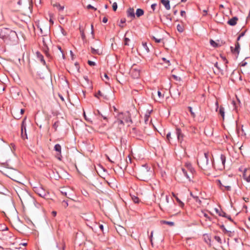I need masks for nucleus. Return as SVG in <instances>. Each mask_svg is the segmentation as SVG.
Segmentation results:
<instances>
[{
  "instance_id": "nucleus-42",
  "label": "nucleus",
  "mask_w": 250,
  "mask_h": 250,
  "mask_svg": "<svg viewBox=\"0 0 250 250\" xmlns=\"http://www.w3.org/2000/svg\"><path fill=\"white\" fill-rule=\"evenodd\" d=\"M224 191L225 190H227V191H230L231 190V187L230 186H228V185H224V186L223 187V188H224Z\"/></svg>"
},
{
  "instance_id": "nucleus-9",
  "label": "nucleus",
  "mask_w": 250,
  "mask_h": 250,
  "mask_svg": "<svg viewBox=\"0 0 250 250\" xmlns=\"http://www.w3.org/2000/svg\"><path fill=\"white\" fill-rule=\"evenodd\" d=\"M215 211L220 216L224 217H225L227 219H228L229 220H230L231 222L234 223L235 222L233 221V220L231 219V216L229 215H228L226 212H224L222 210L220 211L218 209L215 208Z\"/></svg>"
},
{
  "instance_id": "nucleus-22",
  "label": "nucleus",
  "mask_w": 250,
  "mask_h": 250,
  "mask_svg": "<svg viewBox=\"0 0 250 250\" xmlns=\"http://www.w3.org/2000/svg\"><path fill=\"white\" fill-rule=\"evenodd\" d=\"M173 196L175 198L176 201L179 204V206L183 208L184 206V203L182 202L173 193H172Z\"/></svg>"
},
{
  "instance_id": "nucleus-37",
  "label": "nucleus",
  "mask_w": 250,
  "mask_h": 250,
  "mask_svg": "<svg viewBox=\"0 0 250 250\" xmlns=\"http://www.w3.org/2000/svg\"><path fill=\"white\" fill-rule=\"evenodd\" d=\"M216 182L218 185L220 187L221 190L224 191V188H223L224 185L221 183V181L220 180H217Z\"/></svg>"
},
{
  "instance_id": "nucleus-8",
  "label": "nucleus",
  "mask_w": 250,
  "mask_h": 250,
  "mask_svg": "<svg viewBox=\"0 0 250 250\" xmlns=\"http://www.w3.org/2000/svg\"><path fill=\"white\" fill-rule=\"evenodd\" d=\"M184 168H186L188 172L193 176L195 174H196V170L194 168L192 167V165L190 163H186L185 165V167Z\"/></svg>"
},
{
  "instance_id": "nucleus-33",
  "label": "nucleus",
  "mask_w": 250,
  "mask_h": 250,
  "mask_svg": "<svg viewBox=\"0 0 250 250\" xmlns=\"http://www.w3.org/2000/svg\"><path fill=\"white\" fill-rule=\"evenodd\" d=\"M60 122L59 121H56L53 125L52 127L54 129L55 131L57 130V128L59 126Z\"/></svg>"
},
{
  "instance_id": "nucleus-7",
  "label": "nucleus",
  "mask_w": 250,
  "mask_h": 250,
  "mask_svg": "<svg viewBox=\"0 0 250 250\" xmlns=\"http://www.w3.org/2000/svg\"><path fill=\"white\" fill-rule=\"evenodd\" d=\"M175 133L177 136L178 141L179 143L181 144L184 140V138L185 137L184 134L182 133L181 129L178 127L176 128Z\"/></svg>"
},
{
  "instance_id": "nucleus-31",
  "label": "nucleus",
  "mask_w": 250,
  "mask_h": 250,
  "mask_svg": "<svg viewBox=\"0 0 250 250\" xmlns=\"http://www.w3.org/2000/svg\"><path fill=\"white\" fill-rule=\"evenodd\" d=\"M21 138L23 139V140H25V139H27V132L26 131H22V132H21Z\"/></svg>"
},
{
  "instance_id": "nucleus-40",
  "label": "nucleus",
  "mask_w": 250,
  "mask_h": 250,
  "mask_svg": "<svg viewBox=\"0 0 250 250\" xmlns=\"http://www.w3.org/2000/svg\"><path fill=\"white\" fill-rule=\"evenodd\" d=\"M210 43L211 45L214 47H217L218 46V44L216 42H215L213 40H210Z\"/></svg>"
},
{
  "instance_id": "nucleus-1",
  "label": "nucleus",
  "mask_w": 250,
  "mask_h": 250,
  "mask_svg": "<svg viewBox=\"0 0 250 250\" xmlns=\"http://www.w3.org/2000/svg\"><path fill=\"white\" fill-rule=\"evenodd\" d=\"M197 162L199 167L202 170L208 171L213 167L214 161L211 159L208 152H205L199 157L197 160Z\"/></svg>"
},
{
  "instance_id": "nucleus-15",
  "label": "nucleus",
  "mask_w": 250,
  "mask_h": 250,
  "mask_svg": "<svg viewBox=\"0 0 250 250\" xmlns=\"http://www.w3.org/2000/svg\"><path fill=\"white\" fill-rule=\"evenodd\" d=\"M36 54H37V56L38 59L41 61V62L43 65H45L46 64V62H45V60H44V58H43V56H42V55L39 52H37L36 53Z\"/></svg>"
},
{
  "instance_id": "nucleus-14",
  "label": "nucleus",
  "mask_w": 250,
  "mask_h": 250,
  "mask_svg": "<svg viewBox=\"0 0 250 250\" xmlns=\"http://www.w3.org/2000/svg\"><path fill=\"white\" fill-rule=\"evenodd\" d=\"M130 74L131 76L134 79H137L140 76V71H134V70H130Z\"/></svg>"
},
{
  "instance_id": "nucleus-54",
  "label": "nucleus",
  "mask_w": 250,
  "mask_h": 250,
  "mask_svg": "<svg viewBox=\"0 0 250 250\" xmlns=\"http://www.w3.org/2000/svg\"><path fill=\"white\" fill-rule=\"evenodd\" d=\"M172 77L176 81H180L181 79L180 78L178 77L175 75H172Z\"/></svg>"
},
{
  "instance_id": "nucleus-19",
  "label": "nucleus",
  "mask_w": 250,
  "mask_h": 250,
  "mask_svg": "<svg viewBox=\"0 0 250 250\" xmlns=\"http://www.w3.org/2000/svg\"><path fill=\"white\" fill-rule=\"evenodd\" d=\"M144 14V11L141 8H138L136 10V15L137 17H140L143 16Z\"/></svg>"
},
{
  "instance_id": "nucleus-47",
  "label": "nucleus",
  "mask_w": 250,
  "mask_h": 250,
  "mask_svg": "<svg viewBox=\"0 0 250 250\" xmlns=\"http://www.w3.org/2000/svg\"><path fill=\"white\" fill-rule=\"evenodd\" d=\"M80 30L81 35L82 39L83 40L85 39V36L83 30V29H81V28L80 29Z\"/></svg>"
},
{
  "instance_id": "nucleus-55",
  "label": "nucleus",
  "mask_w": 250,
  "mask_h": 250,
  "mask_svg": "<svg viewBox=\"0 0 250 250\" xmlns=\"http://www.w3.org/2000/svg\"><path fill=\"white\" fill-rule=\"evenodd\" d=\"M225 234H227L229 237H231L232 236L233 232L231 231L227 230V232H226V233Z\"/></svg>"
},
{
  "instance_id": "nucleus-41",
  "label": "nucleus",
  "mask_w": 250,
  "mask_h": 250,
  "mask_svg": "<svg viewBox=\"0 0 250 250\" xmlns=\"http://www.w3.org/2000/svg\"><path fill=\"white\" fill-rule=\"evenodd\" d=\"M188 111L190 112L191 116L193 117H195L196 115H195V113L193 112L192 111V108L191 106H188Z\"/></svg>"
},
{
  "instance_id": "nucleus-25",
  "label": "nucleus",
  "mask_w": 250,
  "mask_h": 250,
  "mask_svg": "<svg viewBox=\"0 0 250 250\" xmlns=\"http://www.w3.org/2000/svg\"><path fill=\"white\" fill-rule=\"evenodd\" d=\"M54 7H56L59 11H63L64 9V6H61L59 3H55L53 4Z\"/></svg>"
},
{
  "instance_id": "nucleus-46",
  "label": "nucleus",
  "mask_w": 250,
  "mask_h": 250,
  "mask_svg": "<svg viewBox=\"0 0 250 250\" xmlns=\"http://www.w3.org/2000/svg\"><path fill=\"white\" fill-rule=\"evenodd\" d=\"M62 206L64 208H66V207H68V201H67V200H63V201H62Z\"/></svg>"
},
{
  "instance_id": "nucleus-27",
  "label": "nucleus",
  "mask_w": 250,
  "mask_h": 250,
  "mask_svg": "<svg viewBox=\"0 0 250 250\" xmlns=\"http://www.w3.org/2000/svg\"><path fill=\"white\" fill-rule=\"evenodd\" d=\"M219 114L222 117L223 119H224V116H225V109L222 106H220L219 108Z\"/></svg>"
},
{
  "instance_id": "nucleus-43",
  "label": "nucleus",
  "mask_w": 250,
  "mask_h": 250,
  "mask_svg": "<svg viewBox=\"0 0 250 250\" xmlns=\"http://www.w3.org/2000/svg\"><path fill=\"white\" fill-rule=\"evenodd\" d=\"M214 239L217 241L219 244H222V240L221 238L218 236H214Z\"/></svg>"
},
{
  "instance_id": "nucleus-30",
  "label": "nucleus",
  "mask_w": 250,
  "mask_h": 250,
  "mask_svg": "<svg viewBox=\"0 0 250 250\" xmlns=\"http://www.w3.org/2000/svg\"><path fill=\"white\" fill-rule=\"evenodd\" d=\"M117 117L118 118L117 122H118V124L124 125V121L122 120V117H120V114L118 115Z\"/></svg>"
},
{
  "instance_id": "nucleus-60",
  "label": "nucleus",
  "mask_w": 250,
  "mask_h": 250,
  "mask_svg": "<svg viewBox=\"0 0 250 250\" xmlns=\"http://www.w3.org/2000/svg\"><path fill=\"white\" fill-rule=\"evenodd\" d=\"M204 217H206L207 219L209 220V221H210V220H211V218H210V217H209L208 216V215L207 213H204Z\"/></svg>"
},
{
  "instance_id": "nucleus-39",
  "label": "nucleus",
  "mask_w": 250,
  "mask_h": 250,
  "mask_svg": "<svg viewBox=\"0 0 250 250\" xmlns=\"http://www.w3.org/2000/svg\"><path fill=\"white\" fill-rule=\"evenodd\" d=\"M3 32H5V31H4V28L1 29L0 31V38L3 40V38L5 35V34H3Z\"/></svg>"
},
{
  "instance_id": "nucleus-35",
  "label": "nucleus",
  "mask_w": 250,
  "mask_h": 250,
  "mask_svg": "<svg viewBox=\"0 0 250 250\" xmlns=\"http://www.w3.org/2000/svg\"><path fill=\"white\" fill-rule=\"evenodd\" d=\"M132 200L135 203H139L140 202V199L136 196H132Z\"/></svg>"
},
{
  "instance_id": "nucleus-64",
  "label": "nucleus",
  "mask_w": 250,
  "mask_h": 250,
  "mask_svg": "<svg viewBox=\"0 0 250 250\" xmlns=\"http://www.w3.org/2000/svg\"><path fill=\"white\" fill-rule=\"evenodd\" d=\"M99 228L102 231L104 232V226L102 224L99 225Z\"/></svg>"
},
{
  "instance_id": "nucleus-38",
  "label": "nucleus",
  "mask_w": 250,
  "mask_h": 250,
  "mask_svg": "<svg viewBox=\"0 0 250 250\" xmlns=\"http://www.w3.org/2000/svg\"><path fill=\"white\" fill-rule=\"evenodd\" d=\"M126 21V20L125 18H122L120 20V24L119 25V26H120L121 28H123L124 27V25H122L121 24H124L125 23Z\"/></svg>"
},
{
  "instance_id": "nucleus-28",
  "label": "nucleus",
  "mask_w": 250,
  "mask_h": 250,
  "mask_svg": "<svg viewBox=\"0 0 250 250\" xmlns=\"http://www.w3.org/2000/svg\"><path fill=\"white\" fill-rule=\"evenodd\" d=\"M190 195L194 198L196 202L198 203L199 205L201 204V201L200 200L198 196H194L191 192L190 193Z\"/></svg>"
},
{
  "instance_id": "nucleus-61",
  "label": "nucleus",
  "mask_w": 250,
  "mask_h": 250,
  "mask_svg": "<svg viewBox=\"0 0 250 250\" xmlns=\"http://www.w3.org/2000/svg\"><path fill=\"white\" fill-rule=\"evenodd\" d=\"M108 19L106 17H104L103 19V22L104 23H106L107 22Z\"/></svg>"
},
{
  "instance_id": "nucleus-20",
  "label": "nucleus",
  "mask_w": 250,
  "mask_h": 250,
  "mask_svg": "<svg viewBox=\"0 0 250 250\" xmlns=\"http://www.w3.org/2000/svg\"><path fill=\"white\" fill-rule=\"evenodd\" d=\"M116 230L120 235L125 231V229L121 226H118V227L116 228Z\"/></svg>"
},
{
  "instance_id": "nucleus-5",
  "label": "nucleus",
  "mask_w": 250,
  "mask_h": 250,
  "mask_svg": "<svg viewBox=\"0 0 250 250\" xmlns=\"http://www.w3.org/2000/svg\"><path fill=\"white\" fill-rule=\"evenodd\" d=\"M120 114V117H122V120L126 123H129L130 124L132 123V121L131 119L130 114L129 112H126L125 113L121 112Z\"/></svg>"
},
{
  "instance_id": "nucleus-21",
  "label": "nucleus",
  "mask_w": 250,
  "mask_h": 250,
  "mask_svg": "<svg viewBox=\"0 0 250 250\" xmlns=\"http://www.w3.org/2000/svg\"><path fill=\"white\" fill-rule=\"evenodd\" d=\"M54 150L59 153V155H61V146L59 144H56L54 146Z\"/></svg>"
},
{
  "instance_id": "nucleus-11",
  "label": "nucleus",
  "mask_w": 250,
  "mask_h": 250,
  "mask_svg": "<svg viewBox=\"0 0 250 250\" xmlns=\"http://www.w3.org/2000/svg\"><path fill=\"white\" fill-rule=\"evenodd\" d=\"M230 49H231V51L233 53H237V54H239V51H240V44L238 42H237L236 43H235V48H233V47L231 46L230 47Z\"/></svg>"
},
{
  "instance_id": "nucleus-59",
  "label": "nucleus",
  "mask_w": 250,
  "mask_h": 250,
  "mask_svg": "<svg viewBox=\"0 0 250 250\" xmlns=\"http://www.w3.org/2000/svg\"><path fill=\"white\" fill-rule=\"evenodd\" d=\"M94 114L95 116H97L98 115H99L100 116H101L102 114L101 113V112H100L99 110H97L96 112H94Z\"/></svg>"
},
{
  "instance_id": "nucleus-13",
  "label": "nucleus",
  "mask_w": 250,
  "mask_h": 250,
  "mask_svg": "<svg viewBox=\"0 0 250 250\" xmlns=\"http://www.w3.org/2000/svg\"><path fill=\"white\" fill-rule=\"evenodd\" d=\"M238 18L236 17H233L228 21V23L231 26H234L236 24L238 21Z\"/></svg>"
},
{
  "instance_id": "nucleus-63",
  "label": "nucleus",
  "mask_w": 250,
  "mask_h": 250,
  "mask_svg": "<svg viewBox=\"0 0 250 250\" xmlns=\"http://www.w3.org/2000/svg\"><path fill=\"white\" fill-rule=\"evenodd\" d=\"M208 11V9H207V10H203V13H204V14H203V16H206V15H207Z\"/></svg>"
},
{
  "instance_id": "nucleus-16",
  "label": "nucleus",
  "mask_w": 250,
  "mask_h": 250,
  "mask_svg": "<svg viewBox=\"0 0 250 250\" xmlns=\"http://www.w3.org/2000/svg\"><path fill=\"white\" fill-rule=\"evenodd\" d=\"M161 3L164 5L167 10L170 9L169 1L168 0H161Z\"/></svg>"
},
{
  "instance_id": "nucleus-26",
  "label": "nucleus",
  "mask_w": 250,
  "mask_h": 250,
  "mask_svg": "<svg viewBox=\"0 0 250 250\" xmlns=\"http://www.w3.org/2000/svg\"><path fill=\"white\" fill-rule=\"evenodd\" d=\"M161 223L162 224H167L170 226H173L174 225V223L173 222H171V221H167L162 220L161 221Z\"/></svg>"
},
{
  "instance_id": "nucleus-58",
  "label": "nucleus",
  "mask_w": 250,
  "mask_h": 250,
  "mask_svg": "<svg viewBox=\"0 0 250 250\" xmlns=\"http://www.w3.org/2000/svg\"><path fill=\"white\" fill-rule=\"evenodd\" d=\"M156 6L157 4L156 3H153L151 5V8L153 11L155 10Z\"/></svg>"
},
{
  "instance_id": "nucleus-57",
  "label": "nucleus",
  "mask_w": 250,
  "mask_h": 250,
  "mask_svg": "<svg viewBox=\"0 0 250 250\" xmlns=\"http://www.w3.org/2000/svg\"><path fill=\"white\" fill-rule=\"evenodd\" d=\"M153 39L156 42H158V43L162 41L161 39H157L154 37H153Z\"/></svg>"
},
{
  "instance_id": "nucleus-10",
  "label": "nucleus",
  "mask_w": 250,
  "mask_h": 250,
  "mask_svg": "<svg viewBox=\"0 0 250 250\" xmlns=\"http://www.w3.org/2000/svg\"><path fill=\"white\" fill-rule=\"evenodd\" d=\"M182 171L188 181H190L191 179L193 178V176L191 175L186 168H182Z\"/></svg>"
},
{
  "instance_id": "nucleus-32",
  "label": "nucleus",
  "mask_w": 250,
  "mask_h": 250,
  "mask_svg": "<svg viewBox=\"0 0 250 250\" xmlns=\"http://www.w3.org/2000/svg\"><path fill=\"white\" fill-rule=\"evenodd\" d=\"M142 45L146 53L149 52V49L147 45V43L146 42H142Z\"/></svg>"
},
{
  "instance_id": "nucleus-34",
  "label": "nucleus",
  "mask_w": 250,
  "mask_h": 250,
  "mask_svg": "<svg viewBox=\"0 0 250 250\" xmlns=\"http://www.w3.org/2000/svg\"><path fill=\"white\" fill-rule=\"evenodd\" d=\"M24 109H20V114L19 115L17 116V117H14V118L17 119H20L22 115L24 113Z\"/></svg>"
},
{
  "instance_id": "nucleus-49",
  "label": "nucleus",
  "mask_w": 250,
  "mask_h": 250,
  "mask_svg": "<svg viewBox=\"0 0 250 250\" xmlns=\"http://www.w3.org/2000/svg\"><path fill=\"white\" fill-rule=\"evenodd\" d=\"M118 7L117 3V2H115L113 3L112 5V8L113 11H116Z\"/></svg>"
},
{
  "instance_id": "nucleus-36",
  "label": "nucleus",
  "mask_w": 250,
  "mask_h": 250,
  "mask_svg": "<svg viewBox=\"0 0 250 250\" xmlns=\"http://www.w3.org/2000/svg\"><path fill=\"white\" fill-rule=\"evenodd\" d=\"M177 29L180 33L183 32L184 31V28H183V26L181 25L180 24L177 25Z\"/></svg>"
},
{
  "instance_id": "nucleus-12",
  "label": "nucleus",
  "mask_w": 250,
  "mask_h": 250,
  "mask_svg": "<svg viewBox=\"0 0 250 250\" xmlns=\"http://www.w3.org/2000/svg\"><path fill=\"white\" fill-rule=\"evenodd\" d=\"M243 179L248 183H250V173L249 174L246 169L243 173Z\"/></svg>"
},
{
  "instance_id": "nucleus-3",
  "label": "nucleus",
  "mask_w": 250,
  "mask_h": 250,
  "mask_svg": "<svg viewBox=\"0 0 250 250\" xmlns=\"http://www.w3.org/2000/svg\"><path fill=\"white\" fill-rule=\"evenodd\" d=\"M226 161V156L223 154H221L219 159L217 161L216 164L214 163H213V167L216 170H223L225 169Z\"/></svg>"
},
{
  "instance_id": "nucleus-52",
  "label": "nucleus",
  "mask_w": 250,
  "mask_h": 250,
  "mask_svg": "<svg viewBox=\"0 0 250 250\" xmlns=\"http://www.w3.org/2000/svg\"><path fill=\"white\" fill-rule=\"evenodd\" d=\"M87 63L90 66H94L96 65V63L95 62L89 60L88 61Z\"/></svg>"
},
{
  "instance_id": "nucleus-53",
  "label": "nucleus",
  "mask_w": 250,
  "mask_h": 250,
  "mask_svg": "<svg viewBox=\"0 0 250 250\" xmlns=\"http://www.w3.org/2000/svg\"><path fill=\"white\" fill-rule=\"evenodd\" d=\"M130 40L127 38H125L124 40V44L125 45H128V42Z\"/></svg>"
},
{
  "instance_id": "nucleus-23",
  "label": "nucleus",
  "mask_w": 250,
  "mask_h": 250,
  "mask_svg": "<svg viewBox=\"0 0 250 250\" xmlns=\"http://www.w3.org/2000/svg\"><path fill=\"white\" fill-rule=\"evenodd\" d=\"M237 133L239 135H246V133L244 132V129L243 128V125L241 127V128L240 129L238 127H237Z\"/></svg>"
},
{
  "instance_id": "nucleus-2",
  "label": "nucleus",
  "mask_w": 250,
  "mask_h": 250,
  "mask_svg": "<svg viewBox=\"0 0 250 250\" xmlns=\"http://www.w3.org/2000/svg\"><path fill=\"white\" fill-rule=\"evenodd\" d=\"M4 31H5V32L3 33V34H5V36L3 38V41H9L10 42L14 43L17 38V34L16 32L7 28H4Z\"/></svg>"
},
{
  "instance_id": "nucleus-48",
  "label": "nucleus",
  "mask_w": 250,
  "mask_h": 250,
  "mask_svg": "<svg viewBox=\"0 0 250 250\" xmlns=\"http://www.w3.org/2000/svg\"><path fill=\"white\" fill-rule=\"evenodd\" d=\"M172 138L171 137V133L170 132H168L167 134V139L168 141V142L170 143Z\"/></svg>"
},
{
  "instance_id": "nucleus-50",
  "label": "nucleus",
  "mask_w": 250,
  "mask_h": 250,
  "mask_svg": "<svg viewBox=\"0 0 250 250\" xmlns=\"http://www.w3.org/2000/svg\"><path fill=\"white\" fill-rule=\"evenodd\" d=\"M153 234V231H152L151 232L150 235V236H149V239H150V242H151V245H152V246H153V241H152Z\"/></svg>"
},
{
  "instance_id": "nucleus-51",
  "label": "nucleus",
  "mask_w": 250,
  "mask_h": 250,
  "mask_svg": "<svg viewBox=\"0 0 250 250\" xmlns=\"http://www.w3.org/2000/svg\"><path fill=\"white\" fill-rule=\"evenodd\" d=\"M103 94L101 91L99 90L98 92L95 94V97L99 98V96H102Z\"/></svg>"
},
{
  "instance_id": "nucleus-18",
  "label": "nucleus",
  "mask_w": 250,
  "mask_h": 250,
  "mask_svg": "<svg viewBox=\"0 0 250 250\" xmlns=\"http://www.w3.org/2000/svg\"><path fill=\"white\" fill-rule=\"evenodd\" d=\"M26 117H25L22 123H21V132H22V131H26V122H25V121H26Z\"/></svg>"
},
{
  "instance_id": "nucleus-56",
  "label": "nucleus",
  "mask_w": 250,
  "mask_h": 250,
  "mask_svg": "<svg viewBox=\"0 0 250 250\" xmlns=\"http://www.w3.org/2000/svg\"><path fill=\"white\" fill-rule=\"evenodd\" d=\"M87 9H94V10H97V8H95L94 7H93L92 5H91V4H88L87 6Z\"/></svg>"
},
{
  "instance_id": "nucleus-44",
  "label": "nucleus",
  "mask_w": 250,
  "mask_h": 250,
  "mask_svg": "<svg viewBox=\"0 0 250 250\" xmlns=\"http://www.w3.org/2000/svg\"><path fill=\"white\" fill-rule=\"evenodd\" d=\"M74 69L76 70L78 72L79 71L80 66L79 63L77 62H76L74 63Z\"/></svg>"
},
{
  "instance_id": "nucleus-6",
  "label": "nucleus",
  "mask_w": 250,
  "mask_h": 250,
  "mask_svg": "<svg viewBox=\"0 0 250 250\" xmlns=\"http://www.w3.org/2000/svg\"><path fill=\"white\" fill-rule=\"evenodd\" d=\"M150 172L151 171H149L147 168L141 170L140 174L141 180L144 181L147 180Z\"/></svg>"
},
{
  "instance_id": "nucleus-24",
  "label": "nucleus",
  "mask_w": 250,
  "mask_h": 250,
  "mask_svg": "<svg viewBox=\"0 0 250 250\" xmlns=\"http://www.w3.org/2000/svg\"><path fill=\"white\" fill-rule=\"evenodd\" d=\"M91 52L93 54L100 55L102 54V52H101L99 49H95L92 47H91Z\"/></svg>"
},
{
  "instance_id": "nucleus-29",
  "label": "nucleus",
  "mask_w": 250,
  "mask_h": 250,
  "mask_svg": "<svg viewBox=\"0 0 250 250\" xmlns=\"http://www.w3.org/2000/svg\"><path fill=\"white\" fill-rule=\"evenodd\" d=\"M83 116H84V119L85 120L87 121V122H88L89 123H90L91 124H93V122H94V124H96L97 123L96 121L95 120H94V121H92L91 120V119L90 118H87L86 116V115L85 114V112L83 113Z\"/></svg>"
},
{
  "instance_id": "nucleus-62",
  "label": "nucleus",
  "mask_w": 250,
  "mask_h": 250,
  "mask_svg": "<svg viewBox=\"0 0 250 250\" xmlns=\"http://www.w3.org/2000/svg\"><path fill=\"white\" fill-rule=\"evenodd\" d=\"M181 16L182 17L185 16L186 15V12L185 11H181L180 12Z\"/></svg>"
},
{
  "instance_id": "nucleus-4",
  "label": "nucleus",
  "mask_w": 250,
  "mask_h": 250,
  "mask_svg": "<svg viewBox=\"0 0 250 250\" xmlns=\"http://www.w3.org/2000/svg\"><path fill=\"white\" fill-rule=\"evenodd\" d=\"M33 190L36 193L43 198H46L49 193L41 186L34 187Z\"/></svg>"
},
{
  "instance_id": "nucleus-45",
  "label": "nucleus",
  "mask_w": 250,
  "mask_h": 250,
  "mask_svg": "<svg viewBox=\"0 0 250 250\" xmlns=\"http://www.w3.org/2000/svg\"><path fill=\"white\" fill-rule=\"evenodd\" d=\"M219 227L222 229V230L223 231L224 233H226V232H227L228 230L226 229V228L224 225H219Z\"/></svg>"
},
{
  "instance_id": "nucleus-17",
  "label": "nucleus",
  "mask_w": 250,
  "mask_h": 250,
  "mask_svg": "<svg viewBox=\"0 0 250 250\" xmlns=\"http://www.w3.org/2000/svg\"><path fill=\"white\" fill-rule=\"evenodd\" d=\"M128 17H130L132 18H134L135 17L134 9L132 8H129L127 11Z\"/></svg>"
}]
</instances>
